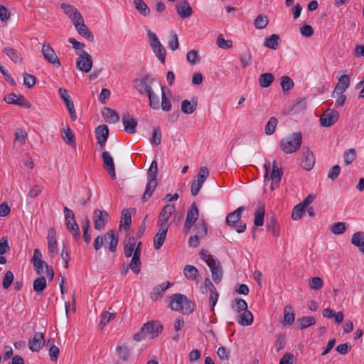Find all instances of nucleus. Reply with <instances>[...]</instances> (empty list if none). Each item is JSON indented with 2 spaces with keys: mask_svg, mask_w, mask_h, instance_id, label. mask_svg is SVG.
<instances>
[{
  "mask_svg": "<svg viewBox=\"0 0 364 364\" xmlns=\"http://www.w3.org/2000/svg\"><path fill=\"white\" fill-rule=\"evenodd\" d=\"M122 122L124 127V131L129 134H134L136 132L137 121L128 112L123 114Z\"/></svg>",
  "mask_w": 364,
  "mask_h": 364,
  "instance_id": "nucleus-18",
  "label": "nucleus"
},
{
  "mask_svg": "<svg viewBox=\"0 0 364 364\" xmlns=\"http://www.w3.org/2000/svg\"><path fill=\"white\" fill-rule=\"evenodd\" d=\"M277 123H278L277 119L274 117H272L267 122V124L265 125V127H264L265 134L267 135H272L275 131Z\"/></svg>",
  "mask_w": 364,
  "mask_h": 364,
  "instance_id": "nucleus-50",
  "label": "nucleus"
},
{
  "mask_svg": "<svg viewBox=\"0 0 364 364\" xmlns=\"http://www.w3.org/2000/svg\"><path fill=\"white\" fill-rule=\"evenodd\" d=\"M148 36L150 39V45L154 53L157 55L159 60L164 63L166 60V50L162 46L156 35L151 31H148Z\"/></svg>",
  "mask_w": 364,
  "mask_h": 364,
  "instance_id": "nucleus-5",
  "label": "nucleus"
},
{
  "mask_svg": "<svg viewBox=\"0 0 364 364\" xmlns=\"http://www.w3.org/2000/svg\"><path fill=\"white\" fill-rule=\"evenodd\" d=\"M159 225V228L154 237V245L156 250H159L163 245L168 229V224L166 223H161Z\"/></svg>",
  "mask_w": 364,
  "mask_h": 364,
  "instance_id": "nucleus-11",
  "label": "nucleus"
},
{
  "mask_svg": "<svg viewBox=\"0 0 364 364\" xmlns=\"http://www.w3.org/2000/svg\"><path fill=\"white\" fill-rule=\"evenodd\" d=\"M108 213L105 210L95 209L94 210L95 228L100 230L105 228L108 219Z\"/></svg>",
  "mask_w": 364,
  "mask_h": 364,
  "instance_id": "nucleus-13",
  "label": "nucleus"
},
{
  "mask_svg": "<svg viewBox=\"0 0 364 364\" xmlns=\"http://www.w3.org/2000/svg\"><path fill=\"white\" fill-rule=\"evenodd\" d=\"M62 139L68 145L75 146V137L68 126L63 129Z\"/></svg>",
  "mask_w": 364,
  "mask_h": 364,
  "instance_id": "nucleus-35",
  "label": "nucleus"
},
{
  "mask_svg": "<svg viewBox=\"0 0 364 364\" xmlns=\"http://www.w3.org/2000/svg\"><path fill=\"white\" fill-rule=\"evenodd\" d=\"M199 210L195 202H193L189 207L186 220L183 225V232L187 234L189 232L194 223L196 222L198 218Z\"/></svg>",
  "mask_w": 364,
  "mask_h": 364,
  "instance_id": "nucleus-6",
  "label": "nucleus"
},
{
  "mask_svg": "<svg viewBox=\"0 0 364 364\" xmlns=\"http://www.w3.org/2000/svg\"><path fill=\"white\" fill-rule=\"evenodd\" d=\"M149 100V106L154 109H159L160 108L159 97L156 95L153 90L148 95Z\"/></svg>",
  "mask_w": 364,
  "mask_h": 364,
  "instance_id": "nucleus-55",
  "label": "nucleus"
},
{
  "mask_svg": "<svg viewBox=\"0 0 364 364\" xmlns=\"http://www.w3.org/2000/svg\"><path fill=\"white\" fill-rule=\"evenodd\" d=\"M102 115L107 123L114 124L119 121V114L109 107H105L102 111Z\"/></svg>",
  "mask_w": 364,
  "mask_h": 364,
  "instance_id": "nucleus-26",
  "label": "nucleus"
},
{
  "mask_svg": "<svg viewBox=\"0 0 364 364\" xmlns=\"http://www.w3.org/2000/svg\"><path fill=\"white\" fill-rule=\"evenodd\" d=\"M45 342L43 333H35L33 337L28 341V348L33 352L39 351Z\"/></svg>",
  "mask_w": 364,
  "mask_h": 364,
  "instance_id": "nucleus-16",
  "label": "nucleus"
},
{
  "mask_svg": "<svg viewBox=\"0 0 364 364\" xmlns=\"http://www.w3.org/2000/svg\"><path fill=\"white\" fill-rule=\"evenodd\" d=\"M109 240V250L112 252H115L119 242V235L114 230L108 231L105 237L98 235L94 241L93 247L98 251L103 245L105 240Z\"/></svg>",
  "mask_w": 364,
  "mask_h": 364,
  "instance_id": "nucleus-4",
  "label": "nucleus"
},
{
  "mask_svg": "<svg viewBox=\"0 0 364 364\" xmlns=\"http://www.w3.org/2000/svg\"><path fill=\"white\" fill-rule=\"evenodd\" d=\"M338 117L339 112L337 110H326L320 117L321 125L324 127H329L338 121Z\"/></svg>",
  "mask_w": 364,
  "mask_h": 364,
  "instance_id": "nucleus-9",
  "label": "nucleus"
},
{
  "mask_svg": "<svg viewBox=\"0 0 364 364\" xmlns=\"http://www.w3.org/2000/svg\"><path fill=\"white\" fill-rule=\"evenodd\" d=\"M351 243L364 255V232H356L352 235Z\"/></svg>",
  "mask_w": 364,
  "mask_h": 364,
  "instance_id": "nucleus-29",
  "label": "nucleus"
},
{
  "mask_svg": "<svg viewBox=\"0 0 364 364\" xmlns=\"http://www.w3.org/2000/svg\"><path fill=\"white\" fill-rule=\"evenodd\" d=\"M212 262L208 266L211 271L212 278L215 284H219L223 276V268L218 260Z\"/></svg>",
  "mask_w": 364,
  "mask_h": 364,
  "instance_id": "nucleus-21",
  "label": "nucleus"
},
{
  "mask_svg": "<svg viewBox=\"0 0 364 364\" xmlns=\"http://www.w3.org/2000/svg\"><path fill=\"white\" fill-rule=\"evenodd\" d=\"M294 313L291 306L287 305L284 309V317L282 323L284 325L291 326L294 321Z\"/></svg>",
  "mask_w": 364,
  "mask_h": 364,
  "instance_id": "nucleus-34",
  "label": "nucleus"
},
{
  "mask_svg": "<svg viewBox=\"0 0 364 364\" xmlns=\"http://www.w3.org/2000/svg\"><path fill=\"white\" fill-rule=\"evenodd\" d=\"M105 168L110 174L112 179L116 178L114 164L113 158L108 151H104L102 154Z\"/></svg>",
  "mask_w": 364,
  "mask_h": 364,
  "instance_id": "nucleus-19",
  "label": "nucleus"
},
{
  "mask_svg": "<svg viewBox=\"0 0 364 364\" xmlns=\"http://www.w3.org/2000/svg\"><path fill=\"white\" fill-rule=\"evenodd\" d=\"M315 164V158L308 148H303L301 159V165L306 170L312 169Z\"/></svg>",
  "mask_w": 364,
  "mask_h": 364,
  "instance_id": "nucleus-14",
  "label": "nucleus"
},
{
  "mask_svg": "<svg viewBox=\"0 0 364 364\" xmlns=\"http://www.w3.org/2000/svg\"><path fill=\"white\" fill-rule=\"evenodd\" d=\"M95 133L97 140V144L101 148H103L109 136V129L107 126L102 124L97 127Z\"/></svg>",
  "mask_w": 364,
  "mask_h": 364,
  "instance_id": "nucleus-15",
  "label": "nucleus"
},
{
  "mask_svg": "<svg viewBox=\"0 0 364 364\" xmlns=\"http://www.w3.org/2000/svg\"><path fill=\"white\" fill-rule=\"evenodd\" d=\"M171 103L170 100H168L164 92V87H161V107L163 111L168 112L171 109Z\"/></svg>",
  "mask_w": 364,
  "mask_h": 364,
  "instance_id": "nucleus-59",
  "label": "nucleus"
},
{
  "mask_svg": "<svg viewBox=\"0 0 364 364\" xmlns=\"http://www.w3.org/2000/svg\"><path fill=\"white\" fill-rule=\"evenodd\" d=\"M296 357L290 353H286L280 359L279 364H294L296 362Z\"/></svg>",
  "mask_w": 364,
  "mask_h": 364,
  "instance_id": "nucleus-64",
  "label": "nucleus"
},
{
  "mask_svg": "<svg viewBox=\"0 0 364 364\" xmlns=\"http://www.w3.org/2000/svg\"><path fill=\"white\" fill-rule=\"evenodd\" d=\"M46 287V279L44 277H40L34 280L33 284V290L41 294Z\"/></svg>",
  "mask_w": 364,
  "mask_h": 364,
  "instance_id": "nucleus-45",
  "label": "nucleus"
},
{
  "mask_svg": "<svg viewBox=\"0 0 364 364\" xmlns=\"http://www.w3.org/2000/svg\"><path fill=\"white\" fill-rule=\"evenodd\" d=\"M48 343L50 344L48 350L50 358L53 361H57L59 357L60 350L58 347L55 345L53 338L48 339Z\"/></svg>",
  "mask_w": 364,
  "mask_h": 364,
  "instance_id": "nucleus-44",
  "label": "nucleus"
},
{
  "mask_svg": "<svg viewBox=\"0 0 364 364\" xmlns=\"http://www.w3.org/2000/svg\"><path fill=\"white\" fill-rule=\"evenodd\" d=\"M198 106V100L196 97H193L191 100H184L181 102V112L186 114H193Z\"/></svg>",
  "mask_w": 364,
  "mask_h": 364,
  "instance_id": "nucleus-25",
  "label": "nucleus"
},
{
  "mask_svg": "<svg viewBox=\"0 0 364 364\" xmlns=\"http://www.w3.org/2000/svg\"><path fill=\"white\" fill-rule=\"evenodd\" d=\"M309 284L311 289L319 290L323 287V282L321 277H315L309 280Z\"/></svg>",
  "mask_w": 364,
  "mask_h": 364,
  "instance_id": "nucleus-57",
  "label": "nucleus"
},
{
  "mask_svg": "<svg viewBox=\"0 0 364 364\" xmlns=\"http://www.w3.org/2000/svg\"><path fill=\"white\" fill-rule=\"evenodd\" d=\"M316 323V320L314 316H304L297 318L296 321V328L299 330H304L309 326Z\"/></svg>",
  "mask_w": 364,
  "mask_h": 364,
  "instance_id": "nucleus-28",
  "label": "nucleus"
},
{
  "mask_svg": "<svg viewBox=\"0 0 364 364\" xmlns=\"http://www.w3.org/2000/svg\"><path fill=\"white\" fill-rule=\"evenodd\" d=\"M267 229L268 231L271 232L273 235L276 237L279 235V227L275 218H272L267 223Z\"/></svg>",
  "mask_w": 364,
  "mask_h": 364,
  "instance_id": "nucleus-52",
  "label": "nucleus"
},
{
  "mask_svg": "<svg viewBox=\"0 0 364 364\" xmlns=\"http://www.w3.org/2000/svg\"><path fill=\"white\" fill-rule=\"evenodd\" d=\"M157 186V181H149L146 183L145 191L141 196L143 203L146 202L152 196L154 191Z\"/></svg>",
  "mask_w": 364,
  "mask_h": 364,
  "instance_id": "nucleus-36",
  "label": "nucleus"
},
{
  "mask_svg": "<svg viewBox=\"0 0 364 364\" xmlns=\"http://www.w3.org/2000/svg\"><path fill=\"white\" fill-rule=\"evenodd\" d=\"M301 141V133L294 132L290 136L281 140L280 148L286 154H292L296 152L300 148Z\"/></svg>",
  "mask_w": 364,
  "mask_h": 364,
  "instance_id": "nucleus-3",
  "label": "nucleus"
},
{
  "mask_svg": "<svg viewBox=\"0 0 364 364\" xmlns=\"http://www.w3.org/2000/svg\"><path fill=\"white\" fill-rule=\"evenodd\" d=\"M269 20L267 16L259 14L254 21V26L257 29H263L268 25Z\"/></svg>",
  "mask_w": 364,
  "mask_h": 364,
  "instance_id": "nucleus-48",
  "label": "nucleus"
},
{
  "mask_svg": "<svg viewBox=\"0 0 364 364\" xmlns=\"http://www.w3.org/2000/svg\"><path fill=\"white\" fill-rule=\"evenodd\" d=\"M4 52L14 63H22L23 58L21 57V53L18 50L10 47H5L4 48Z\"/></svg>",
  "mask_w": 364,
  "mask_h": 364,
  "instance_id": "nucleus-31",
  "label": "nucleus"
},
{
  "mask_svg": "<svg viewBox=\"0 0 364 364\" xmlns=\"http://www.w3.org/2000/svg\"><path fill=\"white\" fill-rule=\"evenodd\" d=\"M280 85L284 92L293 89L294 83L289 76H282L280 79Z\"/></svg>",
  "mask_w": 364,
  "mask_h": 364,
  "instance_id": "nucleus-49",
  "label": "nucleus"
},
{
  "mask_svg": "<svg viewBox=\"0 0 364 364\" xmlns=\"http://www.w3.org/2000/svg\"><path fill=\"white\" fill-rule=\"evenodd\" d=\"M66 227L70 233L73 235L75 240L78 241L81 238V233L79 225L75 220L65 222Z\"/></svg>",
  "mask_w": 364,
  "mask_h": 364,
  "instance_id": "nucleus-33",
  "label": "nucleus"
},
{
  "mask_svg": "<svg viewBox=\"0 0 364 364\" xmlns=\"http://www.w3.org/2000/svg\"><path fill=\"white\" fill-rule=\"evenodd\" d=\"M116 317L115 313H110L109 311H105L102 316L100 322V326L103 328L110 321L114 319Z\"/></svg>",
  "mask_w": 364,
  "mask_h": 364,
  "instance_id": "nucleus-53",
  "label": "nucleus"
},
{
  "mask_svg": "<svg viewBox=\"0 0 364 364\" xmlns=\"http://www.w3.org/2000/svg\"><path fill=\"white\" fill-rule=\"evenodd\" d=\"M158 174V166L156 161H153L147 171V177L149 181H157L156 177Z\"/></svg>",
  "mask_w": 364,
  "mask_h": 364,
  "instance_id": "nucleus-51",
  "label": "nucleus"
},
{
  "mask_svg": "<svg viewBox=\"0 0 364 364\" xmlns=\"http://www.w3.org/2000/svg\"><path fill=\"white\" fill-rule=\"evenodd\" d=\"M153 82V79H151L150 77L146 75L144 76L141 79H135L134 82L135 84L136 89L141 94H146L147 95L150 94L152 90V88L150 85Z\"/></svg>",
  "mask_w": 364,
  "mask_h": 364,
  "instance_id": "nucleus-12",
  "label": "nucleus"
},
{
  "mask_svg": "<svg viewBox=\"0 0 364 364\" xmlns=\"http://www.w3.org/2000/svg\"><path fill=\"white\" fill-rule=\"evenodd\" d=\"M117 351L118 353V355L119 358L123 360H127L130 355V351L127 346H118L117 347Z\"/></svg>",
  "mask_w": 364,
  "mask_h": 364,
  "instance_id": "nucleus-61",
  "label": "nucleus"
},
{
  "mask_svg": "<svg viewBox=\"0 0 364 364\" xmlns=\"http://www.w3.org/2000/svg\"><path fill=\"white\" fill-rule=\"evenodd\" d=\"M237 322L241 326H250L253 322V315L249 310L244 311L242 314H240Z\"/></svg>",
  "mask_w": 364,
  "mask_h": 364,
  "instance_id": "nucleus-41",
  "label": "nucleus"
},
{
  "mask_svg": "<svg viewBox=\"0 0 364 364\" xmlns=\"http://www.w3.org/2000/svg\"><path fill=\"white\" fill-rule=\"evenodd\" d=\"M346 230V224L345 223L338 222L331 227V231L335 235H341Z\"/></svg>",
  "mask_w": 364,
  "mask_h": 364,
  "instance_id": "nucleus-60",
  "label": "nucleus"
},
{
  "mask_svg": "<svg viewBox=\"0 0 364 364\" xmlns=\"http://www.w3.org/2000/svg\"><path fill=\"white\" fill-rule=\"evenodd\" d=\"M244 210V207L241 206L237 208L232 213H229L226 217V223L230 227H235L240 222L241 215Z\"/></svg>",
  "mask_w": 364,
  "mask_h": 364,
  "instance_id": "nucleus-24",
  "label": "nucleus"
},
{
  "mask_svg": "<svg viewBox=\"0 0 364 364\" xmlns=\"http://www.w3.org/2000/svg\"><path fill=\"white\" fill-rule=\"evenodd\" d=\"M183 274L185 277L191 281L195 280L198 274V269L193 265H186L183 268Z\"/></svg>",
  "mask_w": 364,
  "mask_h": 364,
  "instance_id": "nucleus-37",
  "label": "nucleus"
},
{
  "mask_svg": "<svg viewBox=\"0 0 364 364\" xmlns=\"http://www.w3.org/2000/svg\"><path fill=\"white\" fill-rule=\"evenodd\" d=\"M140 255L133 254L132 259L129 264V268L135 274H139L141 270V263L140 261Z\"/></svg>",
  "mask_w": 364,
  "mask_h": 364,
  "instance_id": "nucleus-47",
  "label": "nucleus"
},
{
  "mask_svg": "<svg viewBox=\"0 0 364 364\" xmlns=\"http://www.w3.org/2000/svg\"><path fill=\"white\" fill-rule=\"evenodd\" d=\"M23 77V84L28 88H32L35 85L36 82V78L34 75L29 73H24Z\"/></svg>",
  "mask_w": 364,
  "mask_h": 364,
  "instance_id": "nucleus-63",
  "label": "nucleus"
},
{
  "mask_svg": "<svg viewBox=\"0 0 364 364\" xmlns=\"http://www.w3.org/2000/svg\"><path fill=\"white\" fill-rule=\"evenodd\" d=\"M186 59L188 63L192 65H196L200 61V56L198 55V52L196 50H191L188 52L186 55Z\"/></svg>",
  "mask_w": 364,
  "mask_h": 364,
  "instance_id": "nucleus-62",
  "label": "nucleus"
},
{
  "mask_svg": "<svg viewBox=\"0 0 364 364\" xmlns=\"http://www.w3.org/2000/svg\"><path fill=\"white\" fill-rule=\"evenodd\" d=\"M279 39V35L272 34L265 39L264 46L272 50H276L278 48Z\"/></svg>",
  "mask_w": 364,
  "mask_h": 364,
  "instance_id": "nucleus-46",
  "label": "nucleus"
},
{
  "mask_svg": "<svg viewBox=\"0 0 364 364\" xmlns=\"http://www.w3.org/2000/svg\"><path fill=\"white\" fill-rule=\"evenodd\" d=\"M171 283L167 282L156 286L151 292V299L153 300H157L159 298L161 297L163 294L171 287Z\"/></svg>",
  "mask_w": 364,
  "mask_h": 364,
  "instance_id": "nucleus-30",
  "label": "nucleus"
},
{
  "mask_svg": "<svg viewBox=\"0 0 364 364\" xmlns=\"http://www.w3.org/2000/svg\"><path fill=\"white\" fill-rule=\"evenodd\" d=\"M350 84V79L348 75H343L338 78V82L337 83L332 97H335V94H342L348 88Z\"/></svg>",
  "mask_w": 364,
  "mask_h": 364,
  "instance_id": "nucleus-20",
  "label": "nucleus"
},
{
  "mask_svg": "<svg viewBox=\"0 0 364 364\" xmlns=\"http://www.w3.org/2000/svg\"><path fill=\"white\" fill-rule=\"evenodd\" d=\"M32 261L33 262L34 269L36 273L38 274H43V266L46 267V264H47L42 259V254L40 250L37 248L34 250Z\"/></svg>",
  "mask_w": 364,
  "mask_h": 364,
  "instance_id": "nucleus-23",
  "label": "nucleus"
},
{
  "mask_svg": "<svg viewBox=\"0 0 364 364\" xmlns=\"http://www.w3.org/2000/svg\"><path fill=\"white\" fill-rule=\"evenodd\" d=\"M357 156L355 149L351 148L346 151L343 154L344 162L346 165H350L355 159Z\"/></svg>",
  "mask_w": 364,
  "mask_h": 364,
  "instance_id": "nucleus-54",
  "label": "nucleus"
},
{
  "mask_svg": "<svg viewBox=\"0 0 364 364\" xmlns=\"http://www.w3.org/2000/svg\"><path fill=\"white\" fill-rule=\"evenodd\" d=\"M217 45L222 49H228L232 47V42L230 40H225L222 34H220L216 41Z\"/></svg>",
  "mask_w": 364,
  "mask_h": 364,
  "instance_id": "nucleus-58",
  "label": "nucleus"
},
{
  "mask_svg": "<svg viewBox=\"0 0 364 364\" xmlns=\"http://www.w3.org/2000/svg\"><path fill=\"white\" fill-rule=\"evenodd\" d=\"M77 33L86 38L87 41L92 42L94 41V36L89 31L87 26L85 25V22L81 23L77 27H75Z\"/></svg>",
  "mask_w": 364,
  "mask_h": 364,
  "instance_id": "nucleus-39",
  "label": "nucleus"
},
{
  "mask_svg": "<svg viewBox=\"0 0 364 364\" xmlns=\"http://www.w3.org/2000/svg\"><path fill=\"white\" fill-rule=\"evenodd\" d=\"M195 235L200 237H204L207 235L208 228L207 224L203 220H199L194 226Z\"/></svg>",
  "mask_w": 364,
  "mask_h": 364,
  "instance_id": "nucleus-38",
  "label": "nucleus"
},
{
  "mask_svg": "<svg viewBox=\"0 0 364 364\" xmlns=\"http://www.w3.org/2000/svg\"><path fill=\"white\" fill-rule=\"evenodd\" d=\"M4 101L8 104L16 105L26 109L31 107V104L23 95H17L14 92L4 97Z\"/></svg>",
  "mask_w": 364,
  "mask_h": 364,
  "instance_id": "nucleus-10",
  "label": "nucleus"
},
{
  "mask_svg": "<svg viewBox=\"0 0 364 364\" xmlns=\"http://www.w3.org/2000/svg\"><path fill=\"white\" fill-rule=\"evenodd\" d=\"M136 9L143 16H147L150 14V9L147 6L143 0H133Z\"/></svg>",
  "mask_w": 364,
  "mask_h": 364,
  "instance_id": "nucleus-43",
  "label": "nucleus"
},
{
  "mask_svg": "<svg viewBox=\"0 0 364 364\" xmlns=\"http://www.w3.org/2000/svg\"><path fill=\"white\" fill-rule=\"evenodd\" d=\"M41 52L44 58L48 63L53 64L54 67L59 68L60 66V61L49 43H44L43 45Z\"/></svg>",
  "mask_w": 364,
  "mask_h": 364,
  "instance_id": "nucleus-8",
  "label": "nucleus"
},
{
  "mask_svg": "<svg viewBox=\"0 0 364 364\" xmlns=\"http://www.w3.org/2000/svg\"><path fill=\"white\" fill-rule=\"evenodd\" d=\"M274 80V76L270 73H266L260 75L259 83L262 87H269Z\"/></svg>",
  "mask_w": 364,
  "mask_h": 364,
  "instance_id": "nucleus-40",
  "label": "nucleus"
},
{
  "mask_svg": "<svg viewBox=\"0 0 364 364\" xmlns=\"http://www.w3.org/2000/svg\"><path fill=\"white\" fill-rule=\"evenodd\" d=\"M264 208L263 205H258L254 218V224L255 226H262L264 224Z\"/></svg>",
  "mask_w": 364,
  "mask_h": 364,
  "instance_id": "nucleus-42",
  "label": "nucleus"
},
{
  "mask_svg": "<svg viewBox=\"0 0 364 364\" xmlns=\"http://www.w3.org/2000/svg\"><path fill=\"white\" fill-rule=\"evenodd\" d=\"M282 174L283 172L282 169L279 168L277 161H274L272 163V170L271 172V175L269 178V180H271L272 181V190H274L276 187L279 186Z\"/></svg>",
  "mask_w": 364,
  "mask_h": 364,
  "instance_id": "nucleus-17",
  "label": "nucleus"
},
{
  "mask_svg": "<svg viewBox=\"0 0 364 364\" xmlns=\"http://www.w3.org/2000/svg\"><path fill=\"white\" fill-rule=\"evenodd\" d=\"M204 181H205V180L201 178L198 176L197 180H195L193 181V183L191 184V194L193 196H196L198 193Z\"/></svg>",
  "mask_w": 364,
  "mask_h": 364,
  "instance_id": "nucleus-56",
  "label": "nucleus"
},
{
  "mask_svg": "<svg viewBox=\"0 0 364 364\" xmlns=\"http://www.w3.org/2000/svg\"><path fill=\"white\" fill-rule=\"evenodd\" d=\"M176 9L182 18H188L193 14V9L187 0L181 1L176 6Z\"/></svg>",
  "mask_w": 364,
  "mask_h": 364,
  "instance_id": "nucleus-22",
  "label": "nucleus"
},
{
  "mask_svg": "<svg viewBox=\"0 0 364 364\" xmlns=\"http://www.w3.org/2000/svg\"><path fill=\"white\" fill-rule=\"evenodd\" d=\"M163 326L159 321H149L144 323L141 330L134 335V340L139 342L144 338L153 339L162 331Z\"/></svg>",
  "mask_w": 364,
  "mask_h": 364,
  "instance_id": "nucleus-2",
  "label": "nucleus"
},
{
  "mask_svg": "<svg viewBox=\"0 0 364 364\" xmlns=\"http://www.w3.org/2000/svg\"><path fill=\"white\" fill-rule=\"evenodd\" d=\"M92 56L85 50H82L76 62L77 68L85 73H89L92 68Z\"/></svg>",
  "mask_w": 364,
  "mask_h": 364,
  "instance_id": "nucleus-7",
  "label": "nucleus"
},
{
  "mask_svg": "<svg viewBox=\"0 0 364 364\" xmlns=\"http://www.w3.org/2000/svg\"><path fill=\"white\" fill-rule=\"evenodd\" d=\"M168 299V306L173 311H179L183 314H190L194 311V304L184 294H175Z\"/></svg>",
  "mask_w": 364,
  "mask_h": 364,
  "instance_id": "nucleus-1",
  "label": "nucleus"
},
{
  "mask_svg": "<svg viewBox=\"0 0 364 364\" xmlns=\"http://www.w3.org/2000/svg\"><path fill=\"white\" fill-rule=\"evenodd\" d=\"M136 241L134 237H129L125 239L124 245V252L126 257H130L134 251Z\"/></svg>",
  "mask_w": 364,
  "mask_h": 364,
  "instance_id": "nucleus-32",
  "label": "nucleus"
},
{
  "mask_svg": "<svg viewBox=\"0 0 364 364\" xmlns=\"http://www.w3.org/2000/svg\"><path fill=\"white\" fill-rule=\"evenodd\" d=\"M175 205L173 204L166 205L161 210L159 215V221L161 223H166L168 224V220L171 217L172 214L175 212Z\"/></svg>",
  "mask_w": 364,
  "mask_h": 364,
  "instance_id": "nucleus-27",
  "label": "nucleus"
}]
</instances>
